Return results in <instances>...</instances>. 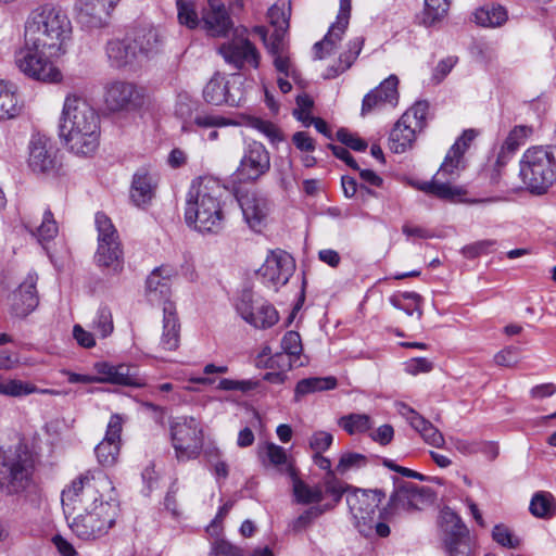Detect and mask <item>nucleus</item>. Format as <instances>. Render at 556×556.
<instances>
[{
	"label": "nucleus",
	"instance_id": "0eeeda50",
	"mask_svg": "<svg viewBox=\"0 0 556 556\" xmlns=\"http://www.w3.org/2000/svg\"><path fill=\"white\" fill-rule=\"evenodd\" d=\"M118 503L114 500L90 502L67 520L71 530L84 541L97 540L105 535L115 525Z\"/></svg>",
	"mask_w": 556,
	"mask_h": 556
},
{
	"label": "nucleus",
	"instance_id": "c9c22d12",
	"mask_svg": "<svg viewBox=\"0 0 556 556\" xmlns=\"http://www.w3.org/2000/svg\"><path fill=\"white\" fill-rule=\"evenodd\" d=\"M418 131L410 123H403V117L401 116L390 132V149L394 153H404L412 148Z\"/></svg>",
	"mask_w": 556,
	"mask_h": 556
},
{
	"label": "nucleus",
	"instance_id": "7ed1b4c3",
	"mask_svg": "<svg viewBox=\"0 0 556 556\" xmlns=\"http://www.w3.org/2000/svg\"><path fill=\"white\" fill-rule=\"evenodd\" d=\"M63 37H25L15 52V64L29 78L43 83H58L62 74L53 59L65 53Z\"/></svg>",
	"mask_w": 556,
	"mask_h": 556
},
{
	"label": "nucleus",
	"instance_id": "1a4fd4ad",
	"mask_svg": "<svg viewBox=\"0 0 556 556\" xmlns=\"http://www.w3.org/2000/svg\"><path fill=\"white\" fill-rule=\"evenodd\" d=\"M111 488L108 477L98 472L87 471L79 475L72 483L62 491V507L67 520L77 510H81L90 502H98L102 496L100 489Z\"/></svg>",
	"mask_w": 556,
	"mask_h": 556
},
{
	"label": "nucleus",
	"instance_id": "c03bdc74",
	"mask_svg": "<svg viewBox=\"0 0 556 556\" xmlns=\"http://www.w3.org/2000/svg\"><path fill=\"white\" fill-rule=\"evenodd\" d=\"M530 511L539 518H549L556 511L554 497L549 493H536L530 503Z\"/></svg>",
	"mask_w": 556,
	"mask_h": 556
},
{
	"label": "nucleus",
	"instance_id": "774afa93",
	"mask_svg": "<svg viewBox=\"0 0 556 556\" xmlns=\"http://www.w3.org/2000/svg\"><path fill=\"white\" fill-rule=\"evenodd\" d=\"M210 556H243V552L225 540L214 542Z\"/></svg>",
	"mask_w": 556,
	"mask_h": 556
},
{
	"label": "nucleus",
	"instance_id": "20e7f679",
	"mask_svg": "<svg viewBox=\"0 0 556 556\" xmlns=\"http://www.w3.org/2000/svg\"><path fill=\"white\" fill-rule=\"evenodd\" d=\"M384 497L380 490L348 489L346 505L353 527L365 538H387L389 525L381 519L377 509Z\"/></svg>",
	"mask_w": 556,
	"mask_h": 556
},
{
	"label": "nucleus",
	"instance_id": "bb28decb",
	"mask_svg": "<svg viewBox=\"0 0 556 556\" xmlns=\"http://www.w3.org/2000/svg\"><path fill=\"white\" fill-rule=\"evenodd\" d=\"M350 486L340 481L334 473L326 476L324 482L315 486V515L334 508L342 495L348 494Z\"/></svg>",
	"mask_w": 556,
	"mask_h": 556
},
{
	"label": "nucleus",
	"instance_id": "5fc2aeb1",
	"mask_svg": "<svg viewBox=\"0 0 556 556\" xmlns=\"http://www.w3.org/2000/svg\"><path fill=\"white\" fill-rule=\"evenodd\" d=\"M351 15V0H340V8L337 20L331 24L327 35H336L337 33H344L348 28Z\"/></svg>",
	"mask_w": 556,
	"mask_h": 556
},
{
	"label": "nucleus",
	"instance_id": "dca6fc26",
	"mask_svg": "<svg viewBox=\"0 0 556 556\" xmlns=\"http://www.w3.org/2000/svg\"><path fill=\"white\" fill-rule=\"evenodd\" d=\"M224 61L235 70L257 68L260 54L244 37H231L218 48Z\"/></svg>",
	"mask_w": 556,
	"mask_h": 556
},
{
	"label": "nucleus",
	"instance_id": "4d7b16f0",
	"mask_svg": "<svg viewBox=\"0 0 556 556\" xmlns=\"http://www.w3.org/2000/svg\"><path fill=\"white\" fill-rule=\"evenodd\" d=\"M279 361H285V366L288 365V355L276 353L271 354V350L269 346H264L262 351L255 358V364L257 367L265 368H276V365H279Z\"/></svg>",
	"mask_w": 556,
	"mask_h": 556
},
{
	"label": "nucleus",
	"instance_id": "49530a36",
	"mask_svg": "<svg viewBox=\"0 0 556 556\" xmlns=\"http://www.w3.org/2000/svg\"><path fill=\"white\" fill-rule=\"evenodd\" d=\"M368 458L366 455L355 452H345L341 455L336 467V472L344 476L345 473L366 467Z\"/></svg>",
	"mask_w": 556,
	"mask_h": 556
},
{
	"label": "nucleus",
	"instance_id": "bf43d9fd",
	"mask_svg": "<svg viewBox=\"0 0 556 556\" xmlns=\"http://www.w3.org/2000/svg\"><path fill=\"white\" fill-rule=\"evenodd\" d=\"M291 477L294 501L299 504H311L313 502L312 489L298 478L294 472H291Z\"/></svg>",
	"mask_w": 556,
	"mask_h": 556
},
{
	"label": "nucleus",
	"instance_id": "603ef678",
	"mask_svg": "<svg viewBox=\"0 0 556 556\" xmlns=\"http://www.w3.org/2000/svg\"><path fill=\"white\" fill-rule=\"evenodd\" d=\"M293 116L306 127L313 124V100L307 93L298 94Z\"/></svg>",
	"mask_w": 556,
	"mask_h": 556
},
{
	"label": "nucleus",
	"instance_id": "423d86ee",
	"mask_svg": "<svg viewBox=\"0 0 556 556\" xmlns=\"http://www.w3.org/2000/svg\"><path fill=\"white\" fill-rule=\"evenodd\" d=\"M36 457L24 444L0 455V492L15 495L34 483Z\"/></svg>",
	"mask_w": 556,
	"mask_h": 556
},
{
	"label": "nucleus",
	"instance_id": "6e6552de",
	"mask_svg": "<svg viewBox=\"0 0 556 556\" xmlns=\"http://www.w3.org/2000/svg\"><path fill=\"white\" fill-rule=\"evenodd\" d=\"M431 497L430 488L395 479L394 491L390 495L388 504L380 510V517L387 523L397 521L405 515L421 509L431 501Z\"/></svg>",
	"mask_w": 556,
	"mask_h": 556
},
{
	"label": "nucleus",
	"instance_id": "f3484780",
	"mask_svg": "<svg viewBox=\"0 0 556 556\" xmlns=\"http://www.w3.org/2000/svg\"><path fill=\"white\" fill-rule=\"evenodd\" d=\"M121 0H76L77 21L84 31H96L103 28L112 10Z\"/></svg>",
	"mask_w": 556,
	"mask_h": 556
},
{
	"label": "nucleus",
	"instance_id": "680f3d73",
	"mask_svg": "<svg viewBox=\"0 0 556 556\" xmlns=\"http://www.w3.org/2000/svg\"><path fill=\"white\" fill-rule=\"evenodd\" d=\"M496 245V241L492 239L480 240L471 244L465 245L462 250L464 256L468 258H475L480 255H484L493 251Z\"/></svg>",
	"mask_w": 556,
	"mask_h": 556
},
{
	"label": "nucleus",
	"instance_id": "0e129e2a",
	"mask_svg": "<svg viewBox=\"0 0 556 556\" xmlns=\"http://www.w3.org/2000/svg\"><path fill=\"white\" fill-rule=\"evenodd\" d=\"M194 124L200 128H217L232 125L233 123L220 115L201 113L194 117Z\"/></svg>",
	"mask_w": 556,
	"mask_h": 556
},
{
	"label": "nucleus",
	"instance_id": "39448f33",
	"mask_svg": "<svg viewBox=\"0 0 556 556\" xmlns=\"http://www.w3.org/2000/svg\"><path fill=\"white\" fill-rule=\"evenodd\" d=\"M523 188L544 194L556 182V146H533L519 160L518 174Z\"/></svg>",
	"mask_w": 556,
	"mask_h": 556
},
{
	"label": "nucleus",
	"instance_id": "2eb2a0df",
	"mask_svg": "<svg viewBox=\"0 0 556 556\" xmlns=\"http://www.w3.org/2000/svg\"><path fill=\"white\" fill-rule=\"evenodd\" d=\"M236 311L248 324L266 329L279 320L276 308L268 303H255L251 291H243L236 302Z\"/></svg>",
	"mask_w": 556,
	"mask_h": 556
},
{
	"label": "nucleus",
	"instance_id": "aec40b11",
	"mask_svg": "<svg viewBox=\"0 0 556 556\" xmlns=\"http://www.w3.org/2000/svg\"><path fill=\"white\" fill-rule=\"evenodd\" d=\"M243 218L248 226L261 232L267 225L271 212L270 201L255 191H248L238 197Z\"/></svg>",
	"mask_w": 556,
	"mask_h": 556
},
{
	"label": "nucleus",
	"instance_id": "c756f323",
	"mask_svg": "<svg viewBox=\"0 0 556 556\" xmlns=\"http://www.w3.org/2000/svg\"><path fill=\"white\" fill-rule=\"evenodd\" d=\"M399 414L414 428L424 439V441L434 447L444 445V437L429 420L425 419L415 409L405 403L397 404Z\"/></svg>",
	"mask_w": 556,
	"mask_h": 556
},
{
	"label": "nucleus",
	"instance_id": "5701e85b",
	"mask_svg": "<svg viewBox=\"0 0 556 556\" xmlns=\"http://www.w3.org/2000/svg\"><path fill=\"white\" fill-rule=\"evenodd\" d=\"M123 418L118 414L111 416L104 439L96 446L98 462L105 467L113 466L118 458Z\"/></svg>",
	"mask_w": 556,
	"mask_h": 556
},
{
	"label": "nucleus",
	"instance_id": "052dcab7",
	"mask_svg": "<svg viewBox=\"0 0 556 556\" xmlns=\"http://www.w3.org/2000/svg\"><path fill=\"white\" fill-rule=\"evenodd\" d=\"M265 453H266L268 463L270 465H273L274 467H277V468L282 467V466L289 467V457L283 447L277 445L275 443H267L265 445Z\"/></svg>",
	"mask_w": 556,
	"mask_h": 556
},
{
	"label": "nucleus",
	"instance_id": "4be33fe9",
	"mask_svg": "<svg viewBox=\"0 0 556 556\" xmlns=\"http://www.w3.org/2000/svg\"><path fill=\"white\" fill-rule=\"evenodd\" d=\"M269 166V154L266 148L261 142L253 141L248 144L237 174L240 179L255 180L265 174Z\"/></svg>",
	"mask_w": 556,
	"mask_h": 556
},
{
	"label": "nucleus",
	"instance_id": "c85d7f7f",
	"mask_svg": "<svg viewBox=\"0 0 556 556\" xmlns=\"http://www.w3.org/2000/svg\"><path fill=\"white\" fill-rule=\"evenodd\" d=\"M99 376L97 382H106L127 387H143L146 383L139 378L132 368L126 364L113 365L111 363L101 362L94 365Z\"/></svg>",
	"mask_w": 556,
	"mask_h": 556
},
{
	"label": "nucleus",
	"instance_id": "69168bd1",
	"mask_svg": "<svg viewBox=\"0 0 556 556\" xmlns=\"http://www.w3.org/2000/svg\"><path fill=\"white\" fill-rule=\"evenodd\" d=\"M336 137L345 148L348 147L355 151H364L367 148V142L365 140L344 128L339 129Z\"/></svg>",
	"mask_w": 556,
	"mask_h": 556
},
{
	"label": "nucleus",
	"instance_id": "864d4df0",
	"mask_svg": "<svg viewBox=\"0 0 556 556\" xmlns=\"http://www.w3.org/2000/svg\"><path fill=\"white\" fill-rule=\"evenodd\" d=\"M37 388L30 383L21 380H1L0 394L9 396H22L35 393Z\"/></svg>",
	"mask_w": 556,
	"mask_h": 556
},
{
	"label": "nucleus",
	"instance_id": "9b49d317",
	"mask_svg": "<svg viewBox=\"0 0 556 556\" xmlns=\"http://www.w3.org/2000/svg\"><path fill=\"white\" fill-rule=\"evenodd\" d=\"M160 46V37H113L108 40L105 52L111 65L121 68L132 64L139 54H152Z\"/></svg>",
	"mask_w": 556,
	"mask_h": 556
},
{
	"label": "nucleus",
	"instance_id": "6e6d98bb",
	"mask_svg": "<svg viewBox=\"0 0 556 556\" xmlns=\"http://www.w3.org/2000/svg\"><path fill=\"white\" fill-rule=\"evenodd\" d=\"M444 519L452 525L445 540H468V530L456 514L447 511L444 514Z\"/></svg>",
	"mask_w": 556,
	"mask_h": 556
},
{
	"label": "nucleus",
	"instance_id": "72a5a7b5",
	"mask_svg": "<svg viewBox=\"0 0 556 556\" xmlns=\"http://www.w3.org/2000/svg\"><path fill=\"white\" fill-rule=\"evenodd\" d=\"M24 225L40 242L52 240L59 232L58 223L50 210L43 211L40 222L34 216H29L24 220Z\"/></svg>",
	"mask_w": 556,
	"mask_h": 556
},
{
	"label": "nucleus",
	"instance_id": "09e8293b",
	"mask_svg": "<svg viewBox=\"0 0 556 556\" xmlns=\"http://www.w3.org/2000/svg\"><path fill=\"white\" fill-rule=\"evenodd\" d=\"M91 328L101 337H109L114 329L112 312L108 306H100L92 320Z\"/></svg>",
	"mask_w": 556,
	"mask_h": 556
},
{
	"label": "nucleus",
	"instance_id": "9d476101",
	"mask_svg": "<svg viewBox=\"0 0 556 556\" xmlns=\"http://www.w3.org/2000/svg\"><path fill=\"white\" fill-rule=\"evenodd\" d=\"M457 147L458 146L451 147L438 173L430 181H422L415 185L418 190L450 202H454L466 194V190L463 187L452 186L443 181V178L454 179L459 175L460 170L465 168L464 155L459 152Z\"/></svg>",
	"mask_w": 556,
	"mask_h": 556
},
{
	"label": "nucleus",
	"instance_id": "e2e57ef3",
	"mask_svg": "<svg viewBox=\"0 0 556 556\" xmlns=\"http://www.w3.org/2000/svg\"><path fill=\"white\" fill-rule=\"evenodd\" d=\"M177 7L179 22L186 25L189 29H194L199 23V18L192 4L178 0Z\"/></svg>",
	"mask_w": 556,
	"mask_h": 556
},
{
	"label": "nucleus",
	"instance_id": "e433bc0d",
	"mask_svg": "<svg viewBox=\"0 0 556 556\" xmlns=\"http://www.w3.org/2000/svg\"><path fill=\"white\" fill-rule=\"evenodd\" d=\"M533 128L527 125L515 126L507 135L505 141L501 147L497 162L505 164L506 159L514 154L519 147L526 143V141L532 136Z\"/></svg>",
	"mask_w": 556,
	"mask_h": 556
},
{
	"label": "nucleus",
	"instance_id": "f8f14e48",
	"mask_svg": "<svg viewBox=\"0 0 556 556\" xmlns=\"http://www.w3.org/2000/svg\"><path fill=\"white\" fill-rule=\"evenodd\" d=\"M172 443L180 462L197 458L203 447V431L193 417H178L170 425Z\"/></svg>",
	"mask_w": 556,
	"mask_h": 556
},
{
	"label": "nucleus",
	"instance_id": "b1692460",
	"mask_svg": "<svg viewBox=\"0 0 556 556\" xmlns=\"http://www.w3.org/2000/svg\"><path fill=\"white\" fill-rule=\"evenodd\" d=\"M38 275L29 273L11 296V311L16 317L24 318L39 304L37 291Z\"/></svg>",
	"mask_w": 556,
	"mask_h": 556
},
{
	"label": "nucleus",
	"instance_id": "a878e982",
	"mask_svg": "<svg viewBox=\"0 0 556 556\" xmlns=\"http://www.w3.org/2000/svg\"><path fill=\"white\" fill-rule=\"evenodd\" d=\"M202 21L210 30H215L222 35L233 31V35H243L245 28L240 30L233 27L232 18L222 0H207L206 5L202 9Z\"/></svg>",
	"mask_w": 556,
	"mask_h": 556
},
{
	"label": "nucleus",
	"instance_id": "de8ad7c7",
	"mask_svg": "<svg viewBox=\"0 0 556 556\" xmlns=\"http://www.w3.org/2000/svg\"><path fill=\"white\" fill-rule=\"evenodd\" d=\"M429 111V103L425 100L417 101L412 108H409L403 115V123H410L419 131L426 125V118Z\"/></svg>",
	"mask_w": 556,
	"mask_h": 556
},
{
	"label": "nucleus",
	"instance_id": "f704fd0d",
	"mask_svg": "<svg viewBox=\"0 0 556 556\" xmlns=\"http://www.w3.org/2000/svg\"><path fill=\"white\" fill-rule=\"evenodd\" d=\"M203 98L211 104L220 105L226 103L230 106H239L240 100V98H236L235 94H231L230 98L227 99V83L219 73H216L205 85Z\"/></svg>",
	"mask_w": 556,
	"mask_h": 556
},
{
	"label": "nucleus",
	"instance_id": "412c9836",
	"mask_svg": "<svg viewBox=\"0 0 556 556\" xmlns=\"http://www.w3.org/2000/svg\"><path fill=\"white\" fill-rule=\"evenodd\" d=\"M338 38L339 37H324L321 41L315 43V58H318L320 61L317 70L321 71L325 68V72L321 73L325 79L334 78L346 71L359 53V49L357 48V50L340 55L339 59H333L329 64H325L323 60L326 55H330L332 53L336 46V39Z\"/></svg>",
	"mask_w": 556,
	"mask_h": 556
},
{
	"label": "nucleus",
	"instance_id": "6ab92c4d",
	"mask_svg": "<svg viewBox=\"0 0 556 556\" xmlns=\"http://www.w3.org/2000/svg\"><path fill=\"white\" fill-rule=\"evenodd\" d=\"M28 166L37 174H51L58 168V149L42 135H34L28 146Z\"/></svg>",
	"mask_w": 556,
	"mask_h": 556
},
{
	"label": "nucleus",
	"instance_id": "a211bd4d",
	"mask_svg": "<svg viewBox=\"0 0 556 556\" xmlns=\"http://www.w3.org/2000/svg\"><path fill=\"white\" fill-rule=\"evenodd\" d=\"M104 103L110 112H123L138 108L142 102L139 89L123 80L109 81L104 86Z\"/></svg>",
	"mask_w": 556,
	"mask_h": 556
},
{
	"label": "nucleus",
	"instance_id": "37998d69",
	"mask_svg": "<svg viewBox=\"0 0 556 556\" xmlns=\"http://www.w3.org/2000/svg\"><path fill=\"white\" fill-rule=\"evenodd\" d=\"M389 302L395 308L404 311L408 316H412L414 315V313H417L418 317H421L420 296L417 293L404 292L393 294L392 296L389 298Z\"/></svg>",
	"mask_w": 556,
	"mask_h": 556
},
{
	"label": "nucleus",
	"instance_id": "a19ab883",
	"mask_svg": "<svg viewBox=\"0 0 556 556\" xmlns=\"http://www.w3.org/2000/svg\"><path fill=\"white\" fill-rule=\"evenodd\" d=\"M448 9V0H425L424 11L418 18L421 24L431 26L441 22L446 16Z\"/></svg>",
	"mask_w": 556,
	"mask_h": 556
},
{
	"label": "nucleus",
	"instance_id": "ea45409f",
	"mask_svg": "<svg viewBox=\"0 0 556 556\" xmlns=\"http://www.w3.org/2000/svg\"><path fill=\"white\" fill-rule=\"evenodd\" d=\"M507 20V12L501 5H485L475 11L473 21L483 27H497Z\"/></svg>",
	"mask_w": 556,
	"mask_h": 556
},
{
	"label": "nucleus",
	"instance_id": "f03ea898",
	"mask_svg": "<svg viewBox=\"0 0 556 556\" xmlns=\"http://www.w3.org/2000/svg\"><path fill=\"white\" fill-rule=\"evenodd\" d=\"M223 189L211 178L194 180L186 197L185 220L201 233H217L224 224Z\"/></svg>",
	"mask_w": 556,
	"mask_h": 556
},
{
	"label": "nucleus",
	"instance_id": "13d9d810",
	"mask_svg": "<svg viewBox=\"0 0 556 556\" xmlns=\"http://www.w3.org/2000/svg\"><path fill=\"white\" fill-rule=\"evenodd\" d=\"M493 540L508 548H516L520 544V540L515 538L511 531L504 525H496L492 530Z\"/></svg>",
	"mask_w": 556,
	"mask_h": 556
},
{
	"label": "nucleus",
	"instance_id": "3c124183",
	"mask_svg": "<svg viewBox=\"0 0 556 556\" xmlns=\"http://www.w3.org/2000/svg\"><path fill=\"white\" fill-rule=\"evenodd\" d=\"M292 143L301 153V160L306 167L313 165V139L307 131H296L292 136Z\"/></svg>",
	"mask_w": 556,
	"mask_h": 556
},
{
	"label": "nucleus",
	"instance_id": "79ce46f5",
	"mask_svg": "<svg viewBox=\"0 0 556 556\" xmlns=\"http://www.w3.org/2000/svg\"><path fill=\"white\" fill-rule=\"evenodd\" d=\"M338 425L353 435L356 433H364L369 430L372 426L371 418L367 414H349L342 416L338 420Z\"/></svg>",
	"mask_w": 556,
	"mask_h": 556
},
{
	"label": "nucleus",
	"instance_id": "2f4dec72",
	"mask_svg": "<svg viewBox=\"0 0 556 556\" xmlns=\"http://www.w3.org/2000/svg\"><path fill=\"white\" fill-rule=\"evenodd\" d=\"M94 263L114 274L121 273L124 267V252L121 240L98 242Z\"/></svg>",
	"mask_w": 556,
	"mask_h": 556
},
{
	"label": "nucleus",
	"instance_id": "8fccbe9b",
	"mask_svg": "<svg viewBox=\"0 0 556 556\" xmlns=\"http://www.w3.org/2000/svg\"><path fill=\"white\" fill-rule=\"evenodd\" d=\"M94 224L98 231V242L119 240L115 226L104 213L98 212L96 214Z\"/></svg>",
	"mask_w": 556,
	"mask_h": 556
},
{
	"label": "nucleus",
	"instance_id": "4468645a",
	"mask_svg": "<svg viewBox=\"0 0 556 556\" xmlns=\"http://www.w3.org/2000/svg\"><path fill=\"white\" fill-rule=\"evenodd\" d=\"M295 271L293 256L285 250L269 251L256 275L262 285L273 291L286 286Z\"/></svg>",
	"mask_w": 556,
	"mask_h": 556
},
{
	"label": "nucleus",
	"instance_id": "ddd939ff",
	"mask_svg": "<svg viewBox=\"0 0 556 556\" xmlns=\"http://www.w3.org/2000/svg\"><path fill=\"white\" fill-rule=\"evenodd\" d=\"M24 29L25 35H68L72 23L61 9L43 4L29 12Z\"/></svg>",
	"mask_w": 556,
	"mask_h": 556
},
{
	"label": "nucleus",
	"instance_id": "f257e3e1",
	"mask_svg": "<svg viewBox=\"0 0 556 556\" xmlns=\"http://www.w3.org/2000/svg\"><path fill=\"white\" fill-rule=\"evenodd\" d=\"M100 116L83 98H65L60 119V137L71 152L79 156L92 155L100 143Z\"/></svg>",
	"mask_w": 556,
	"mask_h": 556
},
{
	"label": "nucleus",
	"instance_id": "338daca9",
	"mask_svg": "<svg viewBox=\"0 0 556 556\" xmlns=\"http://www.w3.org/2000/svg\"><path fill=\"white\" fill-rule=\"evenodd\" d=\"M457 62L458 58L453 55L446 56L445 59L441 60L433 68L431 80L434 84H440L441 81H443V79L451 73V71L454 68Z\"/></svg>",
	"mask_w": 556,
	"mask_h": 556
},
{
	"label": "nucleus",
	"instance_id": "473e14b6",
	"mask_svg": "<svg viewBox=\"0 0 556 556\" xmlns=\"http://www.w3.org/2000/svg\"><path fill=\"white\" fill-rule=\"evenodd\" d=\"M180 324L173 302L166 301L163 306V332L161 346L165 351H175L179 345Z\"/></svg>",
	"mask_w": 556,
	"mask_h": 556
},
{
	"label": "nucleus",
	"instance_id": "4c0bfd02",
	"mask_svg": "<svg viewBox=\"0 0 556 556\" xmlns=\"http://www.w3.org/2000/svg\"><path fill=\"white\" fill-rule=\"evenodd\" d=\"M290 15V0H278L268 9L267 20L273 28V35H285L288 31Z\"/></svg>",
	"mask_w": 556,
	"mask_h": 556
},
{
	"label": "nucleus",
	"instance_id": "393cba45",
	"mask_svg": "<svg viewBox=\"0 0 556 556\" xmlns=\"http://www.w3.org/2000/svg\"><path fill=\"white\" fill-rule=\"evenodd\" d=\"M177 275L170 265H161L152 270L146 282V296L152 304H163L169 301L170 281Z\"/></svg>",
	"mask_w": 556,
	"mask_h": 556
},
{
	"label": "nucleus",
	"instance_id": "7c9ffc66",
	"mask_svg": "<svg viewBox=\"0 0 556 556\" xmlns=\"http://www.w3.org/2000/svg\"><path fill=\"white\" fill-rule=\"evenodd\" d=\"M397 85V77L390 75L377 88L368 92L363 99L362 114L370 113L384 104L394 105L399 97Z\"/></svg>",
	"mask_w": 556,
	"mask_h": 556
},
{
	"label": "nucleus",
	"instance_id": "a18cd8bd",
	"mask_svg": "<svg viewBox=\"0 0 556 556\" xmlns=\"http://www.w3.org/2000/svg\"><path fill=\"white\" fill-rule=\"evenodd\" d=\"M21 110L14 91L0 83V119L16 116Z\"/></svg>",
	"mask_w": 556,
	"mask_h": 556
},
{
	"label": "nucleus",
	"instance_id": "58836bf2",
	"mask_svg": "<svg viewBox=\"0 0 556 556\" xmlns=\"http://www.w3.org/2000/svg\"><path fill=\"white\" fill-rule=\"evenodd\" d=\"M154 194L152 177L147 172H137L132 179L130 197L138 206L151 201Z\"/></svg>",
	"mask_w": 556,
	"mask_h": 556
},
{
	"label": "nucleus",
	"instance_id": "cd10ccee",
	"mask_svg": "<svg viewBox=\"0 0 556 556\" xmlns=\"http://www.w3.org/2000/svg\"><path fill=\"white\" fill-rule=\"evenodd\" d=\"M266 49L273 58V64L278 74L291 77L295 84L300 83V74L293 66L289 55V45L285 37H262Z\"/></svg>",
	"mask_w": 556,
	"mask_h": 556
}]
</instances>
